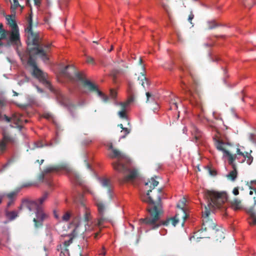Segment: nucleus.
Masks as SVG:
<instances>
[{
  "instance_id": "1",
  "label": "nucleus",
  "mask_w": 256,
  "mask_h": 256,
  "mask_svg": "<svg viewBox=\"0 0 256 256\" xmlns=\"http://www.w3.org/2000/svg\"><path fill=\"white\" fill-rule=\"evenodd\" d=\"M27 24L25 32L27 34V53L28 58V64L32 68V75L39 80L46 87L54 92V90L50 82L46 80L45 74L37 66L36 56L40 58L44 62L49 60L48 53L50 52L52 44H44L39 32H34V28L36 27L38 23L33 24L32 13L30 14L26 19Z\"/></svg>"
},
{
  "instance_id": "2",
  "label": "nucleus",
  "mask_w": 256,
  "mask_h": 256,
  "mask_svg": "<svg viewBox=\"0 0 256 256\" xmlns=\"http://www.w3.org/2000/svg\"><path fill=\"white\" fill-rule=\"evenodd\" d=\"M158 184V182L154 178L145 183L146 186L150 187V190L146 192L147 197L142 198L143 202L148 204L146 210L149 214V216L146 218H152L151 224L154 222L158 218L159 214L163 213L162 206L161 200L162 188L154 190L156 186Z\"/></svg>"
},
{
  "instance_id": "3",
  "label": "nucleus",
  "mask_w": 256,
  "mask_h": 256,
  "mask_svg": "<svg viewBox=\"0 0 256 256\" xmlns=\"http://www.w3.org/2000/svg\"><path fill=\"white\" fill-rule=\"evenodd\" d=\"M111 158H116L118 161L113 163L114 168L122 173L124 176L119 180L120 182H133L138 176V170L132 168L130 160L124 154L117 149H112Z\"/></svg>"
},
{
  "instance_id": "4",
  "label": "nucleus",
  "mask_w": 256,
  "mask_h": 256,
  "mask_svg": "<svg viewBox=\"0 0 256 256\" xmlns=\"http://www.w3.org/2000/svg\"><path fill=\"white\" fill-rule=\"evenodd\" d=\"M80 203L81 205L80 208L84 212L82 218H81L80 215L78 214L73 218L72 224L75 226V228L69 236V240L64 241V248H68V247L72 242L74 238L79 234H82L85 232L90 231L92 229L89 226L92 218L90 212L86 209L82 201H80Z\"/></svg>"
},
{
  "instance_id": "5",
  "label": "nucleus",
  "mask_w": 256,
  "mask_h": 256,
  "mask_svg": "<svg viewBox=\"0 0 256 256\" xmlns=\"http://www.w3.org/2000/svg\"><path fill=\"white\" fill-rule=\"evenodd\" d=\"M48 192H45L36 200H24L22 201L21 206L19 207L20 210L22 208H26L30 212H35L36 218H34L33 222L36 228L42 227L44 221L48 217L47 214L43 210L42 204L48 199Z\"/></svg>"
},
{
  "instance_id": "6",
  "label": "nucleus",
  "mask_w": 256,
  "mask_h": 256,
  "mask_svg": "<svg viewBox=\"0 0 256 256\" xmlns=\"http://www.w3.org/2000/svg\"><path fill=\"white\" fill-rule=\"evenodd\" d=\"M204 196L208 199V208H220L226 200L227 196L226 192H216L214 191L207 190L204 193Z\"/></svg>"
},
{
  "instance_id": "7",
  "label": "nucleus",
  "mask_w": 256,
  "mask_h": 256,
  "mask_svg": "<svg viewBox=\"0 0 256 256\" xmlns=\"http://www.w3.org/2000/svg\"><path fill=\"white\" fill-rule=\"evenodd\" d=\"M160 215L161 214L158 215V220L154 222L152 224V223L151 224V222H150V220H152V218H141V219H140V220L141 223L144 224L148 226H150V228L152 230L156 229L158 228H159L160 226H161L162 225L167 226L170 224V222H171L172 224L174 226H176L178 224V223L179 221L180 214H176L175 216H174V218H168L165 221H162V220H160Z\"/></svg>"
},
{
  "instance_id": "8",
  "label": "nucleus",
  "mask_w": 256,
  "mask_h": 256,
  "mask_svg": "<svg viewBox=\"0 0 256 256\" xmlns=\"http://www.w3.org/2000/svg\"><path fill=\"white\" fill-rule=\"evenodd\" d=\"M62 73L71 81L75 80H80L84 84V80L82 74L76 71V68L73 66H67L62 70Z\"/></svg>"
},
{
  "instance_id": "9",
  "label": "nucleus",
  "mask_w": 256,
  "mask_h": 256,
  "mask_svg": "<svg viewBox=\"0 0 256 256\" xmlns=\"http://www.w3.org/2000/svg\"><path fill=\"white\" fill-rule=\"evenodd\" d=\"M256 184V180H251L250 182L247 183L250 190H253L256 194V188L252 186V184ZM254 205L246 210V212L252 218V222H249L248 223L250 226L256 225V198H254Z\"/></svg>"
},
{
  "instance_id": "10",
  "label": "nucleus",
  "mask_w": 256,
  "mask_h": 256,
  "mask_svg": "<svg viewBox=\"0 0 256 256\" xmlns=\"http://www.w3.org/2000/svg\"><path fill=\"white\" fill-rule=\"evenodd\" d=\"M2 138L0 140V154H4L7 149L8 144H14L16 142V138L6 132H3Z\"/></svg>"
},
{
  "instance_id": "11",
  "label": "nucleus",
  "mask_w": 256,
  "mask_h": 256,
  "mask_svg": "<svg viewBox=\"0 0 256 256\" xmlns=\"http://www.w3.org/2000/svg\"><path fill=\"white\" fill-rule=\"evenodd\" d=\"M210 210L206 206H205V210L203 212V223L201 230L206 231L208 230H214L216 228V224L209 218Z\"/></svg>"
},
{
  "instance_id": "12",
  "label": "nucleus",
  "mask_w": 256,
  "mask_h": 256,
  "mask_svg": "<svg viewBox=\"0 0 256 256\" xmlns=\"http://www.w3.org/2000/svg\"><path fill=\"white\" fill-rule=\"evenodd\" d=\"M96 206L98 208L99 218L98 220L97 225L100 226L105 222L110 220V216L105 214L106 206L102 202H98Z\"/></svg>"
},
{
  "instance_id": "13",
  "label": "nucleus",
  "mask_w": 256,
  "mask_h": 256,
  "mask_svg": "<svg viewBox=\"0 0 256 256\" xmlns=\"http://www.w3.org/2000/svg\"><path fill=\"white\" fill-rule=\"evenodd\" d=\"M83 85L84 87L88 88L89 90L91 92H96L101 97V98H102V100L104 102H107L108 101V97L107 96L105 95L102 92L98 90L97 86L92 82H90V80H86L84 82Z\"/></svg>"
},
{
  "instance_id": "14",
  "label": "nucleus",
  "mask_w": 256,
  "mask_h": 256,
  "mask_svg": "<svg viewBox=\"0 0 256 256\" xmlns=\"http://www.w3.org/2000/svg\"><path fill=\"white\" fill-rule=\"evenodd\" d=\"M213 140L214 141V146L218 150L222 151L226 156H228V160L230 159V160L232 162V157L236 156V154H232L228 150H226L224 148V143L219 138L216 136L213 138Z\"/></svg>"
},
{
  "instance_id": "15",
  "label": "nucleus",
  "mask_w": 256,
  "mask_h": 256,
  "mask_svg": "<svg viewBox=\"0 0 256 256\" xmlns=\"http://www.w3.org/2000/svg\"><path fill=\"white\" fill-rule=\"evenodd\" d=\"M132 102L133 98H128L126 102H120L119 104L120 106V110L118 112V114L120 118L123 119H127V115L126 112V110L128 107Z\"/></svg>"
},
{
  "instance_id": "16",
  "label": "nucleus",
  "mask_w": 256,
  "mask_h": 256,
  "mask_svg": "<svg viewBox=\"0 0 256 256\" xmlns=\"http://www.w3.org/2000/svg\"><path fill=\"white\" fill-rule=\"evenodd\" d=\"M54 92L58 101L61 105L68 107L69 109L71 107H74V105L70 102L69 99L63 95L60 92L56 91Z\"/></svg>"
},
{
  "instance_id": "17",
  "label": "nucleus",
  "mask_w": 256,
  "mask_h": 256,
  "mask_svg": "<svg viewBox=\"0 0 256 256\" xmlns=\"http://www.w3.org/2000/svg\"><path fill=\"white\" fill-rule=\"evenodd\" d=\"M100 183L102 186L106 190L107 192L109 194L110 198L112 199L113 187L110 180L104 178L100 180Z\"/></svg>"
},
{
  "instance_id": "18",
  "label": "nucleus",
  "mask_w": 256,
  "mask_h": 256,
  "mask_svg": "<svg viewBox=\"0 0 256 256\" xmlns=\"http://www.w3.org/2000/svg\"><path fill=\"white\" fill-rule=\"evenodd\" d=\"M236 156L234 157H232V162L230 160V159L228 160V164L232 166L233 170L230 172L228 174L227 177L229 179L233 181L236 180L238 175L236 166V164L234 162V160H236Z\"/></svg>"
},
{
  "instance_id": "19",
  "label": "nucleus",
  "mask_w": 256,
  "mask_h": 256,
  "mask_svg": "<svg viewBox=\"0 0 256 256\" xmlns=\"http://www.w3.org/2000/svg\"><path fill=\"white\" fill-rule=\"evenodd\" d=\"M20 40V34L18 32V28L16 30H12V31L10 34V40L8 42L7 44H6V46H10V43H14L16 44Z\"/></svg>"
},
{
  "instance_id": "20",
  "label": "nucleus",
  "mask_w": 256,
  "mask_h": 256,
  "mask_svg": "<svg viewBox=\"0 0 256 256\" xmlns=\"http://www.w3.org/2000/svg\"><path fill=\"white\" fill-rule=\"evenodd\" d=\"M15 15H8L6 16L8 24L12 28V30L18 28V25L14 20Z\"/></svg>"
},
{
  "instance_id": "21",
  "label": "nucleus",
  "mask_w": 256,
  "mask_h": 256,
  "mask_svg": "<svg viewBox=\"0 0 256 256\" xmlns=\"http://www.w3.org/2000/svg\"><path fill=\"white\" fill-rule=\"evenodd\" d=\"M186 200L184 198H182L177 204V207L180 208L181 210V212L182 214V218L184 220L187 218L186 212L184 209V206L186 204Z\"/></svg>"
},
{
  "instance_id": "22",
  "label": "nucleus",
  "mask_w": 256,
  "mask_h": 256,
  "mask_svg": "<svg viewBox=\"0 0 256 256\" xmlns=\"http://www.w3.org/2000/svg\"><path fill=\"white\" fill-rule=\"evenodd\" d=\"M214 230V236L216 241L220 242L224 238V234L222 228L216 229Z\"/></svg>"
},
{
  "instance_id": "23",
  "label": "nucleus",
  "mask_w": 256,
  "mask_h": 256,
  "mask_svg": "<svg viewBox=\"0 0 256 256\" xmlns=\"http://www.w3.org/2000/svg\"><path fill=\"white\" fill-rule=\"evenodd\" d=\"M191 132H192V135L194 136V138L195 139V142H198V140H199L202 136L201 132L194 126H192Z\"/></svg>"
},
{
  "instance_id": "24",
  "label": "nucleus",
  "mask_w": 256,
  "mask_h": 256,
  "mask_svg": "<svg viewBox=\"0 0 256 256\" xmlns=\"http://www.w3.org/2000/svg\"><path fill=\"white\" fill-rule=\"evenodd\" d=\"M231 206L235 210L241 209L242 208L241 200L234 198L231 202Z\"/></svg>"
},
{
  "instance_id": "25",
  "label": "nucleus",
  "mask_w": 256,
  "mask_h": 256,
  "mask_svg": "<svg viewBox=\"0 0 256 256\" xmlns=\"http://www.w3.org/2000/svg\"><path fill=\"white\" fill-rule=\"evenodd\" d=\"M7 32L3 28L2 24H0V46H4V44L2 42V40H4L6 38Z\"/></svg>"
},
{
  "instance_id": "26",
  "label": "nucleus",
  "mask_w": 256,
  "mask_h": 256,
  "mask_svg": "<svg viewBox=\"0 0 256 256\" xmlns=\"http://www.w3.org/2000/svg\"><path fill=\"white\" fill-rule=\"evenodd\" d=\"M5 214L6 218L10 220H14L16 217L18 216V213L17 212L13 210V211H8V210H6Z\"/></svg>"
},
{
  "instance_id": "27",
  "label": "nucleus",
  "mask_w": 256,
  "mask_h": 256,
  "mask_svg": "<svg viewBox=\"0 0 256 256\" xmlns=\"http://www.w3.org/2000/svg\"><path fill=\"white\" fill-rule=\"evenodd\" d=\"M59 170V166H50L46 167L44 170V172L46 174L54 172H56Z\"/></svg>"
},
{
  "instance_id": "28",
  "label": "nucleus",
  "mask_w": 256,
  "mask_h": 256,
  "mask_svg": "<svg viewBox=\"0 0 256 256\" xmlns=\"http://www.w3.org/2000/svg\"><path fill=\"white\" fill-rule=\"evenodd\" d=\"M219 26L214 20H209L206 22V28L212 30Z\"/></svg>"
},
{
  "instance_id": "29",
  "label": "nucleus",
  "mask_w": 256,
  "mask_h": 256,
  "mask_svg": "<svg viewBox=\"0 0 256 256\" xmlns=\"http://www.w3.org/2000/svg\"><path fill=\"white\" fill-rule=\"evenodd\" d=\"M128 96L130 98H133V102L134 101V88L132 84L129 82L128 88Z\"/></svg>"
},
{
  "instance_id": "30",
  "label": "nucleus",
  "mask_w": 256,
  "mask_h": 256,
  "mask_svg": "<svg viewBox=\"0 0 256 256\" xmlns=\"http://www.w3.org/2000/svg\"><path fill=\"white\" fill-rule=\"evenodd\" d=\"M71 216L72 214L70 212H66L62 216V220L64 222L68 221L70 219Z\"/></svg>"
},
{
  "instance_id": "31",
  "label": "nucleus",
  "mask_w": 256,
  "mask_h": 256,
  "mask_svg": "<svg viewBox=\"0 0 256 256\" xmlns=\"http://www.w3.org/2000/svg\"><path fill=\"white\" fill-rule=\"evenodd\" d=\"M253 160H254V158L250 154V155L246 156V158H245L244 160L242 161V162H244V161H246V162L248 165H250L252 162Z\"/></svg>"
},
{
  "instance_id": "32",
  "label": "nucleus",
  "mask_w": 256,
  "mask_h": 256,
  "mask_svg": "<svg viewBox=\"0 0 256 256\" xmlns=\"http://www.w3.org/2000/svg\"><path fill=\"white\" fill-rule=\"evenodd\" d=\"M138 80H140V84H141L142 86L144 87V82H148V80L146 77L143 74L141 78H138Z\"/></svg>"
},
{
  "instance_id": "33",
  "label": "nucleus",
  "mask_w": 256,
  "mask_h": 256,
  "mask_svg": "<svg viewBox=\"0 0 256 256\" xmlns=\"http://www.w3.org/2000/svg\"><path fill=\"white\" fill-rule=\"evenodd\" d=\"M17 193V192L13 191L6 194V196L10 200H13L16 196Z\"/></svg>"
},
{
  "instance_id": "34",
  "label": "nucleus",
  "mask_w": 256,
  "mask_h": 256,
  "mask_svg": "<svg viewBox=\"0 0 256 256\" xmlns=\"http://www.w3.org/2000/svg\"><path fill=\"white\" fill-rule=\"evenodd\" d=\"M14 4H12L11 6V8L14 10L20 6L18 0H13Z\"/></svg>"
},
{
  "instance_id": "35",
  "label": "nucleus",
  "mask_w": 256,
  "mask_h": 256,
  "mask_svg": "<svg viewBox=\"0 0 256 256\" xmlns=\"http://www.w3.org/2000/svg\"><path fill=\"white\" fill-rule=\"evenodd\" d=\"M121 72V70L120 69H114L112 72V74L114 78H116V75L120 74Z\"/></svg>"
},
{
  "instance_id": "36",
  "label": "nucleus",
  "mask_w": 256,
  "mask_h": 256,
  "mask_svg": "<svg viewBox=\"0 0 256 256\" xmlns=\"http://www.w3.org/2000/svg\"><path fill=\"white\" fill-rule=\"evenodd\" d=\"M60 256H70L68 250V248H64L63 250L61 251Z\"/></svg>"
},
{
  "instance_id": "37",
  "label": "nucleus",
  "mask_w": 256,
  "mask_h": 256,
  "mask_svg": "<svg viewBox=\"0 0 256 256\" xmlns=\"http://www.w3.org/2000/svg\"><path fill=\"white\" fill-rule=\"evenodd\" d=\"M124 130V135L122 136H121V138H124L126 137V136L129 134L131 131V129L130 128H124V130Z\"/></svg>"
},
{
  "instance_id": "38",
  "label": "nucleus",
  "mask_w": 256,
  "mask_h": 256,
  "mask_svg": "<svg viewBox=\"0 0 256 256\" xmlns=\"http://www.w3.org/2000/svg\"><path fill=\"white\" fill-rule=\"evenodd\" d=\"M110 96L112 98H115L117 96V92L113 89L110 90Z\"/></svg>"
},
{
  "instance_id": "39",
  "label": "nucleus",
  "mask_w": 256,
  "mask_h": 256,
  "mask_svg": "<svg viewBox=\"0 0 256 256\" xmlns=\"http://www.w3.org/2000/svg\"><path fill=\"white\" fill-rule=\"evenodd\" d=\"M16 161V158H12L11 159L9 160L8 162L6 164L5 166H8L9 165L11 164L12 163L15 162Z\"/></svg>"
},
{
  "instance_id": "40",
  "label": "nucleus",
  "mask_w": 256,
  "mask_h": 256,
  "mask_svg": "<svg viewBox=\"0 0 256 256\" xmlns=\"http://www.w3.org/2000/svg\"><path fill=\"white\" fill-rule=\"evenodd\" d=\"M208 173L210 176H214L216 174V172L215 170H212L210 168H208Z\"/></svg>"
},
{
  "instance_id": "41",
  "label": "nucleus",
  "mask_w": 256,
  "mask_h": 256,
  "mask_svg": "<svg viewBox=\"0 0 256 256\" xmlns=\"http://www.w3.org/2000/svg\"><path fill=\"white\" fill-rule=\"evenodd\" d=\"M86 62L88 64H95L94 58L91 56H88L87 58Z\"/></svg>"
},
{
  "instance_id": "42",
  "label": "nucleus",
  "mask_w": 256,
  "mask_h": 256,
  "mask_svg": "<svg viewBox=\"0 0 256 256\" xmlns=\"http://www.w3.org/2000/svg\"><path fill=\"white\" fill-rule=\"evenodd\" d=\"M6 104V102L4 99L0 98V106L4 107Z\"/></svg>"
},
{
  "instance_id": "43",
  "label": "nucleus",
  "mask_w": 256,
  "mask_h": 256,
  "mask_svg": "<svg viewBox=\"0 0 256 256\" xmlns=\"http://www.w3.org/2000/svg\"><path fill=\"white\" fill-rule=\"evenodd\" d=\"M146 98H147L146 102H148L150 98H152V100L154 99L153 96L149 92H146Z\"/></svg>"
},
{
  "instance_id": "44",
  "label": "nucleus",
  "mask_w": 256,
  "mask_h": 256,
  "mask_svg": "<svg viewBox=\"0 0 256 256\" xmlns=\"http://www.w3.org/2000/svg\"><path fill=\"white\" fill-rule=\"evenodd\" d=\"M45 174H46L43 171V172L39 175V176L38 177V180H40V181H43V180H44V178Z\"/></svg>"
},
{
  "instance_id": "45",
  "label": "nucleus",
  "mask_w": 256,
  "mask_h": 256,
  "mask_svg": "<svg viewBox=\"0 0 256 256\" xmlns=\"http://www.w3.org/2000/svg\"><path fill=\"white\" fill-rule=\"evenodd\" d=\"M42 142L39 141L34 143V148H42Z\"/></svg>"
},
{
  "instance_id": "46",
  "label": "nucleus",
  "mask_w": 256,
  "mask_h": 256,
  "mask_svg": "<svg viewBox=\"0 0 256 256\" xmlns=\"http://www.w3.org/2000/svg\"><path fill=\"white\" fill-rule=\"evenodd\" d=\"M194 18V15L193 14L192 12H191L190 14L188 16V22L192 24V20Z\"/></svg>"
},
{
  "instance_id": "47",
  "label": "nucleus",
  "mask_w": 256,
  "mask_h": 256,
  "mask_svg": "<svg viewBox=\"0 0 256 256\" xmlns=\"http://www.w3.org/2000/svg\"><path fill=\"white\" fill-rule=\"evenodd\" d=\"M186 84L184 82H182V90L184 91L185 93L189 92V90H188L184 86H185Z\"/></svg>"
},
{
  "instance_id": "48",
  "label": "nucleus",
  "mask_w": 256,
  "mask_h": 256,
  "mask_svg": "<svg viewBox=\"0 0 256 256\" xmlns=\"http://www.w3.org/2000/svg\"><path fill=\"white\" fill-rule=\"evenodd\" d=\"M12 119L16 121V123H21L22 120L20 118H16V115H14L12 117Z\"/></svg>"
},
{
  "instance_id": "49",
  "label": "nucleus",
  "mask_w": 256,
  "mask_h": 256,
  "mask_svg": "<svg viewBox=\"0 0 256 256\" xmlns=\"http://www.w3.org/2000/svg\"><path fill=\"white\" fill-rule=\"evenodd\" d=\"M232 193L234 195L237 196L239 194V190L238 188H234L232 190Z\"/></svg>"
},
{
  "instance_id": "50",
  "label": "nucleus",
  "mask_w": 256,
  "mask_h": 256,
  "mask_svg": "<svg viewBox=\"0 0 256 256\" xmlns=\"http://www.w3.org/2000/svg\"><path fill=\"white\" fill-rule=\"evenodd\" d=\"M252 152V150H250V152H243V154H242V156L245 158H246V156L250 155Z\"/></svg>"
},
{
  "instance_id": "51",
  "label": "nucleus",
  "mask_w": 256,
  "mask_h": 256,
  "mask_svg": "<svg viewBox=\"0 0 256 256\" xmlns=\"http://www.w3.org/2000/svg\"><path fill=\"white\" fill-rule=\"evenodd\" d=\"M162 8H164V9L167 12H168V6L162 3Z\"/></svg>"
},
{
  "instance_id": "52",
  "label": "nucleus",
  "mask_w": 256,
  "mask_h": 256,
  "mask_svg": "<svg viewBox=\"0 0 256 256\" xmlns=\"http://www.w3.org/2000/svg\"><path fill=\"white\" fill-rule=\"evenodd\" d=\"M34 4L37 6H39L40 4V0H34Z\"/></svg>"
},
{
  "instance_id": "53",
  "label": "nucleus",
  "mask_w": 256,
  "mask_h": 256,
  "mask_svg": "<svg viewBox=\"0 0 256 256\" xmlns=\"http://www.w3.org/2000/svg\"><path fill=\"white\" fill-rule=\"evenodd\" d=\"M4 196H5L4 194L0 193V204L2 203V200L3 198H4Z\"/></svg>"
},
{
  "instance_id": "54",
  "label": "nucleus",
  "mask_w": 256,
  "mask_h": 256,
  "mask_svg": "<svg viewBox=\"0 0 256 256\" xmlns=\"http://www.w3.org/2000/svg\"><path fill=\"white\" fill-rule=\"evenodd\" d=\"M14 203V200H10V202L7 204V206L9 207L12 204Z\"/></svg>"
},
{
  "instance_id": "55",
  "label": "nucleus",
  "mask_w": 256,
  "mask_h": 256,
  "mask_svg": "<svg viewBox=\"0 0 256 256\" xmlns=\"http://www.w3.org/2000/svg\"><path fill=\"white\" fill-rule=\"evenodd\" d=\"M171 104H173L176 108H178V104L176 102H174V100H172Z\"/></svg>"
},
{
  "instance_id": "56",
  "label": "nucleus",
  "mask_w": 256,
  "mask_h": 256,
  "mask_svg": "<svg viewBox=\"0 0 256 256\" xmlns=\"http://www.w3.org/2000/svg\"><path fill=\"white\" fill-rule=\"evenodd\" d=\"M236 154H239V155H240V156H242V154H243V152H242L240 151V149H239V148H237L236 149Z\"/></svg>"
},
{
  "instance_id": "57",
  "label": "nucleus",
  "mask_w": 256,
  "mask_h": 256,
  "mask_svg": "<svg viewBox=\"0 0 256 256\" xmlns=\"http://www.w3.org/2000/svg\"><path fill=\"white\" fill-rule=\"evenodd\" d=\"M4 119L8 122H10L11 120V118H10V117L6 115L4 116Z\"/></svg>"
},
{
  "instance_id": "58",
  "label": "nucleus",
  "mask_w": 256,
  "mask_h": 256,
  "mask_svg": "<svg viewBox=\"0 0 256 256\" xmlns=\"http://www.w3.org/2000/svg\"><path fill=\"white\" fill-rule=\"evenodd\" d=\"M108 149L111 150L112 151V149H114V148H113V146H112V143L110 144H108Z\"/></svg>"
},
{
  "instance_id": "59",
  "label": "nucleus",
  "mask_w": 256,
  "mask_h": 256,
  "mask_svg": "<svg viewBox=\"0 0 256 256\" xmlns=\"http://www.w3.org/2000/svg\"><path fill=\"white\" fill-rule=\"evenodd\" d=\"M106 254V252L104 247L102 248V251L100 252V254L104 256Z\"/></svg>"
},
{
  "instance_id": "60",
  "label": "nucleus",
  "mask_w": 256,
  "mask_h": 256,
  "mask_svg": "<svg viewBox=\"0 0 256 256\" xmlns=\"http://www.w3.org/2000/svg\"><path fill=\"white\" fill-rule=\"evenodd\" d=\"M44 162V160H42L40 161L38 160H36V162L39 163L40 165L42 164Z\"/></svg>"
},
{
  "instance_id": "61",
  "label": "nucleus",
  "mask_w": 256,
  "mask_h": 256,
  "mask_svg": "<svg viewBox=\"0 0 256 256\" xmlns=\"http://www.w3.org/2000/svg\"><path fill=\"white\" fill-rule=\"evenodd\" d=\"M118 126L120 127V128H122V130H124V128H125L124 127L122 124H118Z\"/></svg>"
},
{
  "instance_id": "62",
  "label": "nucleus",
  "mask_w": 256,
  "mask_h": 256,
  "mask_svg": "<svg viewBox=\"0 0 256 256\" xmlns=\"http://www.w3.org/2000/svg\"><path fill=\"white\" fill-rule=\"evenodd\" d=\"M66 72L70 73L71 74L74 76V74L72 73V70L68 68L66 70Z\"/></svg>"
},
{
  "instance_id": "63",
  "label": "nucleus",
  "mask_w": 256,
  "mask_h": 256,
  "mask_svg": "<svg viewBox=\"0 0 256 256\" xmlns=\"http://www.w3.org/2000/svg\"><path fill=\"white\" fill-rule=\"evenodd\" d=\"M98 234H99V232H96L94 234V238H96V239L98 238Z\"/></svg>"
},
{
  "instance_id": "64",
  "label": "nucleus",
  "mask_w": 256,
  "mask_h": 256,
  "mask_svg": "<svg viewBox=\"0 0 256 256\" xmlns=\"http://www.w3.org/2000/svg\"><path fill=\"white\" fill-rule=\"evenodd\" d=\"M44 117L46 118H50V114H46L44 115Z\"/></svg>"
}]
</instances>
